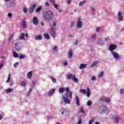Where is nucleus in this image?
Segmentation results:
<instances>
[{
	"label": "nucleus",
	"mask_w": 124,
	"mask_h": 124,
	"mask_svg": "<svg viewBox=\"0 0 124 124\" xmlns=\"http://www.w3.org/2000/svg\"><path fill=\"white\" fill-rule=\"evenodd\" d=\"M64 91H66V93L65 96L62 97V100L66 104H70L71 103V100L72 99V92H70V90L68 87L65 88L62 87L59 90L60 93H63Z\"/></svg>",
	"instance_id": "1"
},
{
	"label": "nucleus",
	"mask_w": 124,
	"mask_h": 124,
	"mask_svg": "<svg viewBox=\"0 0 124 124\" xmlns=\"http://www.w3.org/2000/svg\"><path fill=\"white\" fill-rule=\"evenodd\" d=\"M54 17H55L54 12L51 10L45 12L43 14V18L46 21H52Z\"/></svg>",
	"instance_id": "2"
},
{
	"label": "nucleus",
	"mask_w": 124,
	"mask_h": 124,
	"mask_svg": "<svg viewBox=\"0 0 124 124\" xmlns=\"http://www.w3.org/2000/svg\"><path fill=\"white\" fill-rule=\"evenodd\" d=\"M66 79L68 80H72L75 83H78V79L76 78L75 74H68L66 75Z\"/></svg>",
	"instance_id": "3"
},
{
	"label": "nucleus",
	"mask_w": 124,
	"mask_h": 124,
	"mask_svg": "<svg viewBox=\"0 0 124 124\" xmlns=\"http://www.w3.org/2000/svg\"><path fill=\"white\" fill-rule=\"evenodd\" d=\"M107 111V107L105 105L101 106L99 109V112L100 114H103Z\"/></svg>",
	"instance_id": "4"
},
{
	"label": "nucleus",
	"mask_w": 124,
	"mask_h": 124,
	"mask_svg": "<svg viewBox=\"0 0 124 124\" xmlns=\"http://www.w3.org/2000/svg\"><path fill=\"white\" fill-rule=\"evenodd\" d=\"M15 48L16 51L20 52V51H21V49L23 48L22 46V44L20 42L16 43L15 44Z\"/></svg>",
	"instance_id": "5"
},
{
	"label": "nucleus",
	"mask_w": 124,
	"mask_h": 124,
	"mask_svg": "<svg viewBox=\"0 0 124 124\" xmlns=\"http://www.w3.org/2000/svg\"><path fill=\"white\" fill-rule=\"evenodd\" d=\"M117 20L118 22H123L124 21V16H123V14H122V12L119 11L117 14Z\"/></svg>",
	"instance_id": "6"
},
{
	"label": "nucleus",
	"mask_w": 124,
	"mask_h": 124,
	"mask_svg": "<svg viewBox=\"0 0 124 124\" xmlns=\"http://www.w3.org/2000/svg\"><path fill=\"white\" fill-rule=\"evenodd\" d=\"M116 49H117V45L115 44H110L108 46V50L110 53L115 52L114 50H116Z\"/></svg>",
	"instance_id": "7"
},
{
	"label": "nucleus",
	"mask_w": 124,
	"mask_h": 124,
	"mask_svg": "<svg viewBox=\"0 0 124 124\" xmlns=\"http://www.w3.org/2000/svg\"><path fill=\"white\" fill-rule=\"evenodd\" d=\"M100 101H103L106 102V103H110L111 100L108 97H102L99 99Z\"/></svg>",
	"instance_id": "8"
},
{
	"label": "nucleus",
	"mask_w": 124,
	"mask_h": 124,
	"mask_svg": "<svg viewBox=\"0 0 124 124\" xmlns=\"http://www.w3.org/2000/svg\"><path fill=\"white\" fill-rule=\"evenodd\" d=\"M111 54L112 55L113 58L116 60H119L120 59V55L116 52L113 51L111 53Z\"/></svg>",
	"instance_id": "9"
},
{
	"label": "nucleus",
	"mask_w": 124,
	"mask_h": 124,
	"mask_svg": "<svg viewBox=\"0 0 124 124\" xmlns=\"http://www.w3.org/2000/svg\"><path fill=\"white\" fill-rule=\"evenodd\" d=\"M32 23L35 26L38 25V18L36 16H34L32 18Z\"/></svg>",
	"instance_id": "10"
},
{
	"label": "nucleus",
	"mask_w": 124,
	"mask_h": 124,
	"mask_svg": "<svg viewBox=\"0 0 124 124\" xmlns=\"http://www.w3.org/2000/svg\"><path fill=\"white\" fill-rule=\"evenodd\" d=\"M82 27H83V22L79 20V19H78L77 24V28H78V29H81Z\"/></svg>",
	"instance_id": "11"
},
{
	"label": "nucleus",
	"mask_w": 124,
	"mask_h": 124,
	"mask_svg": "<svg viewBox=\"0 0 124 124\" xmlns=\"http://www.w3.org/2000/svg\"><path fill=\"white\" fill-rule=\"evenodd\" d=\"M36 7V4H34L29 9V12L30 14H31L32 12H33V10H34V9Z\"/></svg>",
	"instance_id": "12"
},
{
	"label": "nucleus",
	"mask_w": 124,
	"mask_h": 124,
	"mask_svg": "<svg viewBox=\"0 0 124 124\" xmlns=\"http://www.w3.org/2000/svg\"><path fill=\"white\" fill-rule=\"evenodd\" d=\"M75 100L76 101V105H77V106H80V100L79 99V97H78V96L75 97Z\"/></svg>",
	"instance_id": "13"
},
{
	"label": "nucleus",
	"mask_w": 124,
	"mask_h": 124,
	"mask_svg": "<svg viewBox=\"0 0 124 124\" xmlns=\"http://www.w3.org/2000/svg\"><path fill=\"white\" fill-rule=\"evenodd\" d=\"M86 67H87L86 64L81 63L80 64L79 68V69H84V68H86Z\"/></svg>",
	"instance_id": "14"
},
{
	"label": "nucleus",
	"mask_w": 124,
	"mask_h": 124,
	"mask_svg": "<svg viewBox=\"0 0 124 124\" xmlns=\"http://www.w3.org/2000/svg\"><path fill=\"white\" fill-rule=\"evenodd\" d=\"M25 33H22L18 38L19 40H25Z\"/></svg>",
	"instance_id": "15"
},
{
	"label": "nucleus",
	"mask_w": 124,
	"mask_h": 124,
	"mask_svg": "<svg viewBox=\"0 0 124 124\" xmlns=\"http://www.w3.org/2000/svg\"><path fill=\"white\" fill-rule=\"evenodd\" d=\"M114 120L116 124L119 123V121H120V116H116L114 117Z\"/></svg>",
	"instance_id": "16"
},
{
	"label": "nucleus",
	"mask_w": 124,
	"mask_h": 124,
	"mask_svg": "<svg viewBox=\"0 0 124 124\" xmlns=\"http://www.w3.org/2000/svg\"><path fill=\"white\" fill-rule=\"evenodd\" d=\"M55 91H56V89H53L52 90L48 92V95H49V96H51V95H53L54 93H55Z\"/></svg>",
	"instance_id": "17"
},
{
	"label": "nucleus",
	"mask_w": 124,
	"mask_h": 124,
	"mask_svg": "<svg viewBox=\"0 0 124 124\" xmlns=\"http://www.w3.org/2000/svg\"><path fill=\"white\" fill-rule=\"evenodd\" d=\"M35 40H42V36L41 35L36 36L34 37Z\"/></svg>",
	"instance_id": "18"
},
{
	"label": "nucleus",
	"mask_w": 124,
	"mask_h": 124,
	"mask_svg": "<svg viewBox=\"0 0 124 124\" xmlns=\"http://www.w3.org/2000/svg\"><path fill=\"white\" fill-rule=\"evenodd\" d=\"M32 71L29 72L27 74V77L28 79H31V76H32Z\"/></svg>",
	"instance_id": "19"
},
{
	"label": "nucleus",
	"mask_w": 124,
	"mask_h": 124,
	"mask_svg": "<svg viewBox=\"0 0 124 124\" xmlns=\"http://www.w3.org/2000/svg\"><path fill=\"white\" fill-rule=\"evenodd\" d=\"M62 114L63 115V114H67V109L66 108H62L61 110Z\"/></svg>",
	"instance_id": "20"
},
{
	"label": "nucleus",
	"mask_w": 124,
	"mask_h": 124,
	"mask_svg": "<svg viewBox=\"0 0 124 124\" xmlns=\"http://www.w3.org/2000/svg\"><path fill=\"white\" fill-rule=\"evenodd\" d=\"M73 56V53H72V50H70L68 52V58L69 59H71Z\"/></svg>",
	"instance_id": "21"
},
{
	"label": "nucleus",
	"mask_w": 124,
	"mask_h": 124,
	"mask_svg": "<svg viewBox=\"0 0 124 124\" xmlns=\"http://www.w3.org/2000/svg\"><path fill=\"white\" fill-rule=\"evenodd\" d=\"M22 28L23 29H26L27 23H26V21L25 20L22 21Z\"/></svg>",
	"instance_id": "22"
},
{
	"label": "nucleus",
	"mask_w": 124,
	"mask_h": 124,
	"mask_svg": "<svg viewBox=\"0 0 124 124\" xmlns=\"http://www.w3.org/2000/svg\"><path fill=\"white\" fill-rule=\"evenodd\" d=\"M98 63V61H95L91 64V67H94V66H96Z\"/></svg>",
	"instance_id": "23"
},
{
	"label": "nucleus",
	"mask_w": 124,
	"mask_h": 124,
	"mask_svg": "<svg viewBox=\"0 0 124 124\" xmlns=\"http://www.w3.org/2000/svg\"><path fill=\"white\" fill-rule=\"evenodd\" d=\"M86 94H87V97H90V96L91 95V92H90V88H88L87 89Z\"/></svg>",
	"instance_id": "24"
},
{
	"label": "nucleus",
	"mask_w": 124,
	"mask_h": 124,
	"mask_svg": "<svg viewBox=\"0 0 124 124\" xmlns=\"http://www.w3.org/2000/svg\"><path fill=\"white\" fill-rule=\"evenodd\" d=\"M50 79H51V80L52 81L53 83H54V84H56V83H57V79L53 76H50Z\"/></svg>",
	"instance_id": "25"
},
{
	"label": "nucleus",
	"mask_w": 124,
	"mask_h": 124,
	"mask_svg": "<svg viewBox=\"0 0 124 124\" xmlns=\"http://www.w3.org/2000/svg\"><path fill=\"white\" fill-rule=\"evenodd\" d=\"M13 91H14L13 89L9 88L6 90V93H12Z\"/></svg>",
	"instance_id": "26"
},
{
	"label": "nucleus",
	"mask_w": 124,
	"mask_h": 124,
	"mask_svg": "<svg viewBox=\"0 0 124 124\" xmlns=\"http://www.w3.org/2000/svg\"><path fill=\"white\" fill-rule=\"evenodd\" d=\"M87 2V1L84 0L81 2H80L78 4L79 6H83L85 3Z\"/></svg>",
	"instance_id": "27"
},
{
	"label": "nucleus",
	"mask_w": 124,
	"mask_h": 124,
	"mask_svg": "<svg viewBox=\"0 0 124 124\" xmlns=\"http://www.w3.org/2000/svg\"><path fill=\"white\" fill-rule=\"evenodd\" d=\"M79 113H81L82 114H85V109H84L83 107H80V109L78 111Z\"/></svg>",
	"instance_id": "28"
},
{
	"label": "nucleus",
	"mask_w": 124,
	"mask_h": 124,
	"mask_svg": "<svg viewBox=\"0 0 124 124\" xmlns=\"http://www.w3.org/2000/svg\"><path fill=\"white\" fill-rule=\"evenodd\" d=\"M99 45H104V43H103V40H102V39H99V41L98 42Z\"/></svg>",
	"instance_id": "29"
},
{
	"label": "nucleus",
	"mask_w": 124,
	"mask_h": 124,
	"mask_svg": "<svg viewBox=\"0 0 124 124\" xmlns=\"http://www.w3.org/2000/svg\"><path fill=\"white\" fill-rule=\"evenodd\" d=\"M79 92L81 93H83V94H86V93H87V91L85 89H80Z\"/></svg>",
	"instance_id": "30"
},
{
	"label": "nucleus",
	"mask_w": 124,
	"mask_h": 124,
	"mask_svg": "<svg viewBox=\"0 0 124 124\" xmlns=\"http://www.w3.org/2000/svg\"><path fill=\"white\" fill-rule=\"evenodd\" d=\"M26 85H27V83L24 81H22L21 83L20 84V85L22 87H26Z\"/></svg>",
	"instance_id": "31"
},
{
	"label": "nucleus",
	"mask_w": 124,
	"mask_h": 124,
	"mask_svg": "<svg viewBox=\"0 0 124 124\" xmlns=\"http://www.w3.org/2000/svg\"><path fill=\"white\" fill-rule=\"evenodd\" d=\"M14 36V33H13L10 35V36H9V42H10V41H11V40L12 39V38H13Z\"/></svg>",
	"instance_id": "32"
},
{
	"label": "nucleus",
	"mask_w": 124,
	"mask_h": 124,
	"mask_svg": "<svg viewBox=\"0 0 124 124\" xmlns=\"http://www.w3.org/2000/svg\"><path fill=\"white\" fill-rule=\"evenodd\" d=\"M23 12L25 14L28 13V8H27L26 6L23 7Z\"/></svg>",
	"instance_id": "33"
},
{
	"label": "nucleus",
	"mask_w": 124,
	"mask_h": 124,
	"mask_svg": "<svg viewBox=\"0 0 124 124\" xmlns=\"http://www.w3.org/2000/svg\"><path fill=\"white\" fill-rule=\"evenodd\" d=\"M41 9H42V8L41 7H38L36 10V12L37 13H38L39 12H40V11H41Z\"/></svg>",
	"instance_id": "34"
},
{
	"label": "nucleus",
	"mask_w": 124,
	"mask_h": 124,
	"mask_svg": "<svg viewBox=\"0 0 124 124\" xmlns=\"http://www.w3.org/2000/svg\"><path fill=\"white\" fill-rule=\"evenodd\" d=\"M13 56L15 58H18V57H19V55H18V53H16V52L15 51L13 52Z\"/></svg>",
	"instance_id": "35"
},
{
	"label": "nucleus",
	"mask_w": 124,
	"mask_h": 124,
	"mask_svg": "<svg viewBox=\"0 0 124 124\" xmlns=\"http://www.w3.org/2000/svg\"><path fill=\"white\" fill-rule=\"evenodd\" d=\"M103 75H104V72H101L100 73V74H99V75H98V77H99V78H102V77H103Z\"/></svg>",
	"instance_id": "36"
},
{
	"label": "nucleus",
	"mask_w": 124,
	"mask_h": 124,
	"mask_svg": "<svg viewBox=\"0 0 124 124\" xmlns=\"http://www.w3.org/2000/svg\"><path fill=\"white\" fill-rule=\"evenodd\" d=\"M62 64H63L64 66H66L67 65H68V62H67V61L63 62Z\"/></svg>",
	"instance_id": "37"
},
{
	"label": "nucleus",
	"mask_w": 124,
	"mask_h": 124,
	"mask_svg": "<svg viewBox=\"0 0 124 124\" xmlns=\"http://www.w3.org/2000/svg\"><path fill=\"white\" fill-rule=\"evenodd\" d=\"M92 105H93V102H92L91 101H88L87 103V106H92Z\"/></svg>",
	"instance_id": "38"
},
{
	"label": "nucleus",
	"mask_w": 124,
	"mask_h": 124,
	"mask_svg": "<svg viewBox=\"0 0 124 124\" xmlns=\"http://www.w3.org/2000/svg\"><path fill=\"white\" fill-rule=\"evenodd\" d=\"M44 37L46 38V39H50V36L47 33H46L44 34Z\"/></svg>",
	"instance_id": "39"
},
{
	"label": "nucleus",
	"mask_w": 124,
	"mask_h": 124,
	"mask_svg": "<svg viewBox=\"0 0 124 124\" xmlns=\"http://www.w3.org/2000/svg\"><path fill=\"white\" fill-rule=\"evenodd\" d=\"M19 58L20 60H23V59H25V58H26V55H21L19 56Z\"/></svg>",
	"instance_id": "40"
},
{
	"label": "nucleus",
	"mask_w": 124,
	"mask_h": 124,
	"mask_svg": "<svg viewBox=\"0 0 124 124\" xmlns=\"http://www.w3.org/2000/svg\"><path fill=\"white\" fill-rule=\"evenodd\" d=\"M11 77V75L9 74L8 76V79L6 81V83H9L10 82V77Z\"/></svg>",
	"instance_id": "41"
},
{
	"label": "nucleus",
	"mask_w": 124,
	"mask_h": 124,
	"mask_svg": "<svg viewBox=\"0 0 124 124\" xmlns=\"http://www.w3.org/2000/svg\"><path fill=\"white\" fill-rule=\"evenodd\" d=\"M119 93H121V94H124V89L121 88L120 91H119Z\"/></svg>",
	"instance_id": "42"
},
{
	"label": "nucleus",
	"mask_w": 124,
	"mask_h": 124,
	"mask_svg": "<svg viewBox=\"0 0 124 124\" xmlns=\"http://www.w3.org/2000/svg\"><path fill=\"white\" fill-rule=\"evenodd\" d=\"M31 93V89H30L29 92L27 93V96H30Z\"/></svg>",
	"instance_id": "43"
},
{
	"label": "nucleus",
	"mask_w": 124,
	"mask_h": 124,
	"mask_svg": "<svg viewBox=\"0 0 124 124\" xmlns=\"http://www.w3.org/2000/svg\"><path fill=\"white\" fill-rule=\"evenodd\" d=\"M90 9L93 12H94V11H95V9L93 6H90Z\"/></svg>",
	"instance_id": "44"
},
{
	"label": "nucleus",
	"mask_w": 124,
	"mask_h": 124,
	"mask_svg": "<svg viewBox=\"0 0 124 124\" xmlns=\"http://www.w3.org/2000/svg\"><path fill=\"white\" fill-rule=\"evenodd\" d=\"M110 40V37H107L106 38H105V41L106 42H108Z\"/></svg>",
	"instance_id": "45"
},
{
	"label": "nucleus",
	"mask_w": 124,
	"mask_h": 124,
	"mask_svg": "<svg viewBox=\"0 0 124 124\" xmlns=\"http://www.w3.org/2000/svg\"><path fill=\"white\" fill-rule=\"evenodd\" d=\"M17 65H19V62H16L14 64V67H17Z\"/></svg>",
	"instance_id": "46"
},
{
	"label": "nucleus",
	"mask_w": 124,
	"mask_h": 124,
	"mask_svg": "<svg viewBox=\"0 0 124 124\" xmlns=\"http://www.w3.org/2000/svg\"><path fill=\"white\" fill-rule=\"evenodd\" d=\"M51 36H52V37H56V33L54 32L53 31L51 33Z\"/></svg>",
	"instance_id": "47"
},
{
	"label": "nucleus",
	"mask_w": 124,
	"mask_h": 124,
	"mask_svg": "<svg viewBox=\"0 0 124 124\" xmlns=\"http://www.w3.org/2000/svg\"><path fill=\"white\" fill-rule=\"evenodd\" d=\"M82 124V119H78V121L77 124Z\"/></svg>",
	"instance_id": "48"
},
{
	"label": "nucleus",
	"mask_w": 124,
	"mask_h": 124,
	"mask_svg": "<svg viewBox=\"0 0 124 124\" xmlns=\"http://www.w3.org/2000/svg\"><path fill=\"white\" fill-rule=\"evenodd\" d=\"M71 1H72V0H67V3L68 5H69L70 4V3H71Z\"/></svg>",
	"instance_id": "49"
},
{
	"label": "nucleus",
	"mask_w": 124,
	"mask_h": 124,
	"mask_svg": "<svg viewBox=\"0 0 124 124\" xmlns=\"http://www.w3.org/2000/svg\"><path fill=\"white\" fill-rule=\"evenodd\" d=\"M57 46H52V49L54 52L56 51V49H57Z\"/></svg>",
	"instance_id": "50"
},
{
	"label": "nucleus",
	"mask_w": 124,
	"mask_h": 124,
	"mask_svg": "<svg viewBox=\"0 0 124 124\" xmlns=\"http://www.w3.org/2000/svg\"><path fill=\"white\" fill-rule=\"evenodd\" d=\"M101 29V28L100 27H97L96 29L97 32H99V31H100Z\"/></svg>",
	"instance_id": "51"
},
{
	"label": "nucleus",
	"mask_w": 124,
	"mask_h": 124,
	"mask_svg": "<svg viewBox=\"0 0 124 124\" xmlns=\"http://www.w3.org/2000/svg\"><path fill=\"white\" fill-rule=\"evenodd\" d=\"M70 27L71 28H73V27H74V22L71 23Z\"/></svg>",
	"instance_id": "52"
},
{
	"label": "nucleus",
	"mask_w": 124,
	"mask_h": 124,
	"mask_svg": "<svg viewBox=\"0 0 124 124\" xmlns=\"http://www.w3.org/2000/svg\"><path fill=\"white\" fill-rule=\"evenodd\" d=\"M8 16L9 17V18H11V17H12V14L11 13H9L8 14Z\"/></svg>",
	"instance_id": "53"
},
{
	"label": "nucleus",
	"mask_w": 124,
	"mask_h": 124,
	"mask_svg": "<svg viewBox=\"0 0 124 124\" xmlns=\"http://www.w3.org/2000/svg\"><path fill=\"white\" fill-rule=\"evenodd\" d=\"M3 67V64L2 63H0V70Z\"/></svg>",
	"instance_id": "54"
},
{
	"label": "nucleus",
	"mask_w": 124,
	"mask_h": 124,
	"mask_svg": "<svg viewBox=\"0 0 124 124\" xmlns=\"http://www.w3.org/2000/svg\"><path fill=\"white\" fill-rule=\"evenodd\" d=\"M95 80H96L95 77L93 76V77H92V81H95Z\"/></svg>",
	"instance_id": "55"
},
{
	"label": "nucleus",
	"mask_w": 124,
	"mask_h": 124,
	"mask_svg": "<svg viewBox=\"0 0 124 124\" xmlns=\"http://www.w3.org/2000/svg\"><path fill=\"white\" fill-rule=\"evenodd\" d=\"M45 5L46 7H49V6H50V4H49L48 2H46Z\"/></svg>",
	"instance_id": "56"
},
{
	"label": "nucleus",
	"mask_w": 124,
	"mask_h": 124,
	"mask_svg": "<svg viewBox=\"0 0 124 124\" xmlns=\"http://www.w3.org/2000/svg\"><path fill=\"white\" fill-rule=\"evenodd\" d=\"M95 35L93 34L91 36V38H92V39H94V38H95Z\"/></svg>",
	"instance_id": "57"
},
{
	"label": "nucleus",
	"mask_w": 124,
	"mask_h": 124,
	"mask_svg": "<svg viewBox=\"0 0 124 124\" xmlns=\"http://www.w3.org/2000/svg\"><path fill=\"white\" fill-rule=\"evenodd\" d=\"M53 27H56V26H57V22H53Z\"/></svg>",
	"instance_id": "58"
},
{
	"label": "nucleus",
	"mask_w": 124,
	"mask_h": 124,
	"mask_svg": "<svg viewBox=\"0 0 124 124\" xmlns=\"http://www.w3.org/2000/svg\"><path fill=\"white\" fill-rule=\"evenodd\" d=\"M10 86H13V85H14V82H13V81H10Z\"/></svg>",
	"instance_id": "59"
},
{
	"label": "nucleus",
	"mask_w": 124,
	"mask_h": 124,
	"mask_svg": "<svg viewBox=\"0 0 124 124\" xmlns=\"http://www.w3.org/2000/svg\"><path fill=\"white\" fill-rule=\"evenodd\" d=\"M54 30H55V26H51V31H54Z\"/></svg>",
	"instance_id": "60"
},
{
	"label": "nucleus",
	"mask_w": 124,
	"mask_h": 124,
	"mask_svg": "<svg viewBox=\"0 0 124 124\" xmlns=\"http://www.w3.org/2000/svg\"><path fill=\"white\" fill-rule=\"evenodd\" d=\"M55 8H56V9H58V8L59 7V5L58 4H55L54 6Z\"/></svg>",
	"instance_id": "61"
},
{
	"label": "nucleus",
	"mask_w": 124,
	"mask_h": 124,
	"mask_svg": "<svg viewBox=\"0 0 124 124\" xmlns=\"http://www.w3.org/2000/svg\"><path fill=\"white\" fill-rule=\"evenodd\" d=\"M78 40H77L75 43H74V45H77V44H78Z\"/></svg>",
	"instance_id": "62"
},
{
	"label": "nucleus",
	"mask_w": 124,
	"mask_h": 124,
	"mask_svg": "<svg viewBox=\"0 0 124 124\" xmlns=\"http://www.w3.org/2000/svg\"><path fill=\"white\" fill-rule=\"evenodd\" d=\"M121 32H124V28L121 29L120 30Z\"/></svg>",
	"instance_id": "63"
},
{
	"label": "nucleus",
	"mask_w": 124,
	"mask_h": 124,
	"mask_svg": "<svg viewBox=\"0 0 124 124\" xmlns=\"http://www.w3.org/2000/svg\"><path fill=\"white\" fill-rule=\"evenodd\" d=\"M41 25L42 26H44V22L43 21H41Z\"/></svg>",
	"instance_id": "64"
}]
</instances>
